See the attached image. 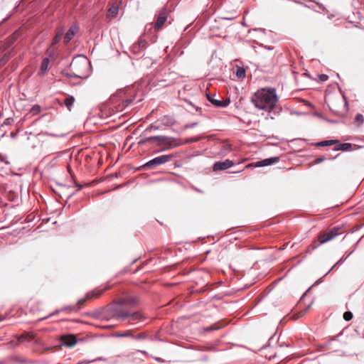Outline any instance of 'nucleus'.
Here are the masks:
<instances>
[{
  "mask_svg": "<svg viewBox=\"0 0 364 364\" xmlns=\"http://www.w3.org/2000/svg\"><path fill=\"white\" fill-rule=\"evenodd\" d=\"M278 101L274 88L263 89L255 93L252 99L254 105L259 109L271 112Z\"/></svg>",
  "mask_w": 364,
  "mask_h": 364,
  "instance_id": "1",
  "label": "nucleus"
},
{
  "mask_svg": "<svg viewBox=\"0 0 364 364\" xmlns=\"http://www.w3.org/2000/svg\"><path fill=\"white\" fill-rule=\"evenodd\" d=\"M90 73V65L84 55L75 56L70 63V78L76 77L86 79Z\"/></svg>",
  "mask_w": 364,
  "mask_h": 364,
  "instance_id": "2",
  "label": "nucleus"
},
{
  "mask_svg": "<svg viewBox=\"0 0 364 364\" xmlns=\"http://www.w3.org/2000/svg\"><path fill=\"white\" fill-rule=\"evenodd\" d=\"M129 311L120 308V305L112 306L108 307L102 313L99 315H95V317L100 319L109 320L110 318L117 319L128 318Z\"/></svg>",
  "mask_w": 364,
  "mask_h": 364,
  "instance_id": "3",
  "label": "nucleus"
},
{
  "mask_svg": "<svg viewBox=\"0 0 364 364\" xmlns=\"http://www.w3.org/2000/svg\"><path fill=\"white\" fill-rule=\"evenodd\" d=\"M171 159V155H161L145 163L144 165H142L141 168L143 170L151 169L153 168L157 167L161 164L168 162Z\"/></svg>",
  "mask_w": 364,
  "mask_h": 364,
  "instance_id": "4",
  "label": "nucleus"
},
{
  "mask_svg": "<svg viewBox=\"0 0 364 364\" xmlns=\"http://www.w3.org/2000/svg\"><path fill=\"white\" fill-rule=\"evenodd\" d=\"M103 290H97L95 289L91 291H89L86 294L85 298H82L77 300V304L71 306H70V311H77L80 309V306L82 305L86 299H92L93 297H97L102 293Z\"/></svg>",
  "mask_w": 364,
  "mask_h": 364,
  "instance_id": "5",
  "label": "nucleus"
},
{
  "mask_svg": "<svg viewBox=\"0 0 364 364\" xmlns=\"http://www.w3.org/2000/svg\"><path fill=\"white\" fill-rule=\"evenodd\" d=\"M151 139L159 146H170L175 141L173 138L166 136H154Z\"/></svg>",
  "mask_w": 364,
  "mask_h": 364,
  "instance_id": "6",
  "label": "nucleus"
},
{
  "mask_svg": "<svg viewBox=\"0 0 364 364\" xmlns=\"http://www.w3.org/2000/svg\"><path fill=\"white\" fill-rule=\"evenodd\" d=\"M234 165V162L230 159H226L223 161H216L213 165V171H221V170H225L230 167H232Z\"/></svg>",
  "mask_w": 364,
  "mask_h": 364,
  "instance_id": "7",
  "label": "nucleus"
},
{
  "mask_svg": "<svg viewBox=\"0 0 364 364\" xmlns=\"http://www.w3.org/2000/svg\"><path fill=\"white\" fill-rule=\"evenodd\" d=\"M207 96V99L211 103L213 104V105H215V107H227L229 103H230V100H227L225 101H223V100H216L215 98V95H211V94H207L206 95Z\"/></svg>",
  "mask_w": 364,
  "mask_h": 364,
  "instance_id": "8",
  "label": "nucleus"
},
{
  "mask_svg": "<svg viewBox=\"0 0 364 364\" xmlns=\"http://www.w3.org/2000/svg\"><path fill=\"white\" fill-rule=\"evenodd\" d=\"M338 229L337 230H332L328 232L320 235L318 237V239L320 242V244H323L325 242H327L331 240H333L336 236L338 234Z\"/></svg>",
  "mask_w": 364,
  "mask_h": 364,
  "instance_id": "9",
  "label": "nucleus"
},
{
  "mask_svg": "<svg viewBox=\"0 0 364 364\" xmlns=\"http://www.w3.org/2000/svg\"><path fill=\"white\" fill-rule=\"evenodd\" d=\"M168 16V11L166 9H162L158 16L156 22L155 23V28L156 29H161L162 26H164Z\"/></svg>",
  "mask_w": 364,
  "mask_h": 364,
  "instance_id": "10",
  "label": "nucleus"
},
{
  "mask_svg": "<svg viewBox=\"0 0 364 364\" xmlns=\"http://www.w3.org/2000/svg\"><path fill=\"white\" fill-rule=\"evenodd\" d=\"M279 161V158L278 156L271 157L268 159H265L261 161H259L255 163L256 167H263L270 166L276 162Z\"/></svg>",
  "mask_w": 364,
  "mask_h": 364,
  "instance_id": "11",
  "label": "nucleus"
},
{
  "mask_svg": "<svg viewBox=\"0 0 364 364\" xmlns=\"http://www.w3.org/2000/svg\"><path fill=\"white\" fill-rule=\"evenodd\" d=\"M139 299L137 297H126L119 300V304L120 306H134L137 304Z\"/></svg>",
  "mask_w": 364,
  "mask_h": 364,
  "instance_id": "12",
  "label": "nucleus"
},
{
  "mask_svg": "<svg viewBox=\"0 0 364 364\" xmlns=\"http://www.w3.org/2000/svg\"><path fill=\"white\" fill-rule=\"evenodd\" d=\"M144 316L139 312L129 313L128 316V321L129 323H134L136 321H142Z\"/></svg>",
  "mask_w": 364,
  "mask_h": 364,
  "instance_id": "13",
  "label": "nucleus"
},
{
  "mask_svg": "<svg viewBox=\"0 0 364 364\" xmlns=\"http://www.w3.org/2000/svg\"><path fill=\"white\" fill-rule=\"evenodd\" d=\"M49 63H50L49 58H43V60L41 63V68H40V71H39L40 75H43L46 73V72L47 71V70L48 68Z\"/></svg>",
  "mask_w": 364,
  "mask_h": 364,
  "instance_id": "14",
  "label": "nucleus"
},
{
  "mask_svg": "<svg viewBox=\"0 0 364 364\" xmlns=\"http://www.w3.org/2000/svg\"><path fill=\"white\" fill-rule=\"evenodd\" d=\"M352 147V144L350 143H343L341 144L338 146H336L333 150L334 151H350Z\"/></svg>",
  "mask_w": 364,
  "mask_h": 364,
  "instance_id": "15",
  "label": "nucleus"
},
{
  "mask_svg": "<svg viewBox=\"0 0 364 364\" xmlns=\"http://www.w3.org/2000/svg\"><path fill=\"white\" fill-rule=\"evenodd\" d=\"M236 76L240 79H243L245 76V69L243 67H237Z\"/></svg>",
  "mask_w": 364,
  "mask_h": 364,
  "instance_id": "16",
  "label": "nucleus"
},
{
  "mask_svg": "<svg viewBox=\"0 0 364 364\" xmlns=\"http://www.w3.org/2000/svg\"><path fill=\"white\" fill-rule=\"evenodd\" d=\"M337 142L336 140H325V141H319L316 144V146H331V145H333L334 144H336Z\"/></svg>",
  "mask_w": 364,
  "mask_h": 364,
  "instance_id": "17",
  "label": "nucleus"
},
{
  "mask_svg": "<svg viewBox=\"0 0 364 364\" xmlns=\"http://www.w3.org/2000/svg\"><path fill=\"white\" fill-rule=\"evenodd\" d=\"M354 250H352L351 252H350L349 253H348L346 255V257H342L332 267H331V269H333V268H335L336 266L338 265H341L346 260V259L353 252Z\"/></svg>",
  "mask_w": 364,
  "mask_h": 364,
  "instance_id": "18",
  "label": "nucleus"
},
{
  "mask_svg": "<svg viewBox=\"0 0 364 364\" xmlns=\"http://www.w3.org/2000/svg\"><path fill=\"white\" fill-rule=\"evenodd\" d=\"M118 11H119L118 6H112L109 9V15L112 17H114L117 14Z\"/></svg>",
  "mask_w": 364,
  "mask_h": 364,
  "instance_id": "19",
  "label": "nucleus"
},
{
  "mask_svg": "<svg viewBox=\"0 0 364 364\" xmlns=\"http://www.w3.org/2000/svg\"><path fill=\"white\" fill-rule=\"evenodd\" d=\"M146 45V42L145 40H139L137 43V44L134 45V49H136L137 48H145Z\"/></svg>",
  "mask_w": 364,
  "mask_h": 364,
  "instance_id": "20",
  "label": "nucleus"
},
{
  "mask_svg": "<svg viewBox=\"0 0 364 364\" xmlns=\"http://www.w3.org/2000/svg\"><path fill=\"white\" fill-rule=\"evenodd\" d=\"M78 31V27L76 25H72L70 27V40L71 39V37L75 36Z\"/></svg>",
  "mask_w": 364,
  "mask_h": 364,
  "instance_id": "21",
  "label": "nucleus"
},
{
  "mask_svg": "<svg viewBox=\"0 0 364 364\" xmlns=\"http://www.w3.org/2000/svg\"><path fill=\"white\" fill-rule=\"evenodd\" d=\"M33 338H34V334H33L32 333H27L26 336L21 335V336H19L18 341L21 342L24 339H33Z\"/></svg>",
  "mask_w": 364,
  "mask_h": 364,
  "instance_id": "22",
  "label": "nucleus"
},
{
  "mask_svg": "<svg viewBox=\"0 0 364 364\" xmlns=\"http://www.w3.org/2000/svg\"><path fill=\"white\" fill-rule=\"evenodd\" d=\"M70 348L74 346L77 341L75 335L70 333V341H69Z\"/></svg>",
  "mask_w": 364,
  "mask_h": 364,
  "instance_id": "23",
  "label": "nucleus"
},
{
  "mask_svg": "<svg viewBox=\"0 0 364 364\" xmlns=\"http://www.w3.org/2000/svg\"><path fill=\"white\" fill-rule=\"evenodd\" d=\"M63 33L61 32H58L53 38L51 46L53 47L55 43H57L61 39Z\"/></svg>",
  "mask_w": 364,
  "mask_h": 364,
  "instance_id": "24",
  "label": "nucleus"
},
{
  "mask_svg": "<svg viewBox=\"0 0 364 364\" xmlns=\"http://www.w3.org/2000/svg\"><path fill=\"white\" fill-rule=\"evenodd\" d=\"M41 111V107L40 106L38 105H34L33 106V107L31 108V112L33 114H36L38 113H39Z\"/></svg>",
  "mask_w": 364,
  "mask_h": 364,
  "instance_id": "25",
  "label": "nucleus"
},
{
  "mask_svg": "<svg viewBox=\"0 0 364 364\" xmlns=\"http://www.w3.org/2000/svg\"><path fill=\"white\" fill-rule=\"evenodd\" d=\"M353 318V314L350 311H346L343 314V318L346 321H350Z\"/></svg>",
  "mask_w": 364,
  "mask_h": 364,
  "instance_id": "26",
  "label": "nucleus"
},
{
  "mask_svg": "<svg viewBox=\"0 0 364 364\" xmlns=\"http://www.w3.org/2000/svg\"><path fill=\"white\" fill-rule=\"evenodd\" d=\"M355 121L360 122V124L363 123L364 117L361 114H357L355 116Z\"/></svg>",
  "mask_w": 364,
  "mask_h": 364,
  "instance_id": "27",
  "label": "nucleus"
},
{
  "mask_svg": "<svg viewBox=\"0 0 364 364\" xmlns=\"http://www.w3.org/2000/svg\"><path fill=\"white\" fill-rule=\"evenodd\" d=\"M151 136H149V137H146L144 139H141L138 142L139 145H142V144H145L146 142H148V141H152V139H151Z\"/></svg>",
  "mask_w": 364,
  "mask_h": 364,
  "instance_id": "28",
  "label": "nucleus"
},
{
  "mask_svg": "<svg viewBox=\"0 0 364 364\" xmlns=\"http://www.w3.org/2000/svg\"><path fill=\"white\" fill-rule=\"evenodd\" d=\"M63 345L68 346V334H65L63 336Z\"/></svg>",
  "mask_w": 364,
  "mask_h": 364,
  "instance_id": "29",
  "label": "nucleus"
},
{
  "mask_svg": "<svg viewBox=\"0 0 364 364\" xmlns=\"http://www.w3.org/2000/svg\"><path fill=\"white\" fill-rule=\"evenodd\" d=\"M326 158L323 157V156H321V157H318L316 159L315 161L316 164H319L321 162H323V161H325Z\"/></svg>",
  "mask_w": 364,
  "mask_h": 364,
  "instance_id": "30",
  "label": "nucleus"
},
{
  "mask_svg": "<svg viewBox=\"0 0 364 364\" xmlns=\"http://www.w3.org/2000/svg\"><path fill=\"white\" fill-rule=\"evenodd\" d=\"M219 328H220V327H215L213 326H210L207 327L205 328V330L210 331L217 330Z\"/></svg>",
  "mask_w": 364,
  "mask_h": 364,
  "instance_id": "31",
  "label": "nucleus"
},
{
  "mask_svg": "<svg viewBox=\"0 0 364 364\" xmlns=\"http://www.w3.org/2000/svg\"><path fill=\"white\" fill-rule=\"evenodd\" d=\"M118 337H128L131 336V333L129 332H126L124 333H121L117 335Z\"/></svg>",
  "mask_w": 364,
  "mask_h": 364,
  "instance_id": "32",
  "label": "nucleus"
},
{
  "mask_svg": "<svg viewBox=\"0 0 364 364\" xmlns=\"http://www.w3.org/2000/svg\"><path fill=\"white\" fill-rule=\"evenodd\" d=\"M0 161L1 162H4L6 164H8V161H6V156L1 155V154H0Z\"/></svg>",
  "mask_w": 364,
  "mask_h": 364,
  "instance_id": "33",
  "label": "nucleus"
},
{
  "mask_svg": "<svg viewBox=\"0 0 364 364\" xmlns=\"http://www.w3.org/2000/svg\"><path fill=\"white\" fill-rule=\"evenodd\" d=\"M145 338V335L143 333H139L136 336H135V338L137 340L143 339Z\"/></svg>",
  "mask_w": 364,
  "mask_h": 364,
  "instance_id": "34",
  "label": "nucleus"
},
{
  "mask_svg": "<svg viewBox=\"0 0 364 364\" xmlns=\"http://www.w3.org/2000/svg\"><path fill=\"white\" fill-rule=\"evenodd\" d=\"M320 79L322 81H326L328 80V76L326 75L322 74L320 75Z\"/></svg>",
  "mask_w": 364,
  "mask_h": 364,
  "instance_id": "35",
  "label": "nucleus"
},
{
  "mask_svg": "<svg viewBox=\"0 0 364 364\" xmlns=\"http://www.w3.org/2000/svg\"><path fill=\"white\" fill-rule=\"evenodd\" d=\"M197 122H194V123H192V124H187L186 125V127L187 128H193L195 127L196 125H197Z\"/></svg>",
  "mask_w": 364,
  "mask_h": 364,
  "instance_id": "36",
  "label": "nucleus"
},
{
  "mask_svg": "<svg viewBox=\"0 0 364 364\" xmlns=\"http://www.w3.org/2000/svg\"><path fill=\"white\" fill-rule=\"evenodd\" d=\"M198 141V138H190L187 140V142L192 143Z\"/></svg>",
  "mask_w": 364,
  "mask_h": 364,
  "instance_id": "37",
  "label": "nucleus"
},
{
  "mask_svg": "<svg viewBox=\"0 0 364 364\" xmlns=\"http://www.w3.org/2000/svg\"><path fill=\"white\" fill-rule=\"evenodd\" d=\"M75 98L73 96L70 95V107L74 103Z\"/></svg>",
  "mask_w": 364,
  "mask_h": 364,
  "instance_id": "38",
  "label": "nucleus"
},
{
  "mask_svg": "<svg viewBox=\"0 0 364 364\" xmlns=\"http://www.w3.org/2000/svg\"><path fill=\"white\" fill-rule=\"evenodd\" d=\"M123 103L124 104V107H127L128 106L129 104L132 103V100H127L123 102Z\"/></svg>",
  "mask_w": 364,
  "mask_h": 364,
  "instance_id": "39",
  "label": "nucleus"
},
{
  "mask_svg": "<svg viewBox=\"0 0 364 364\" xmlns=\"http://www.w3.org/2000/svg\"><path fill=\"white\" fill-rule=\"evenodd\" d=\"M68 103H69L68 97H65V98L64 99V104H65V105L67 107H68Z\"/></svg>",
  "mask_w": 364,
  "mask_h": 364,
  "instance_id": "40",
  "label": "nucleus"
},
{
  "mask_svg": "<svg viewBox=\"0 0 364 364\" xmlns=\"http://www.w3.org/2000/svg\"><path fill=\"white\" fill-rule=\"evenodd\" d=\"M64 38L65 41H68V32L65 33L64 34Z\"/></svg>",
  "mask_w": 364,
  "mask_h": 364,
  "instance_id": "41",
  "label": "nucleus"
},
{
  "mask_svg": "<svg viewBox=\"0 0 364 364\" xmlns=\"http://www.w3.org/2000/svg\"><path fill=\"white\" fill-rule=\"evenodd\" d=\"M155 359H156V360H157L159 363L164 362V360L161 358H156Z\"/></svg>",
  "mask_w": 364,
  "mask_h": 364,
  "instance_id": "42",
  "label": "nucleus"
},
{
  "mask_svg": "<svg viewBox=\"0 0 364 364\" xmlns=\"http://www.w3.org/2000/svg\"><path fill=\"white\" fill-rule=\"evenodd\" d=\"M150 129H157V127H155L151 124L150 125Z\"/></svg>",
  "mask_w": 364,
  "mask_h": 364,
  "instance_id": "43",
  "label": "nucleus"
},
{
  "mask_svg": "<svg viewBox=\"0 0 364 364\" xmlns=\"http://www.w3.org/2000/svg\"><path fill=\"white\" fill-rule=\"evenodd\" d=\"M102 360V358H98L97 359L93 360L92 361Z\"/></svg>",
  "mask_w": 364,
  "mask_h": 364,
  "instance_id": "44",
  "label": "nucleus"
},
{
  "mask_svg": "<svg viewBox=\"0 0 364 364\" xmlns=\"http://www.w3.org/2000/svg\"><path fill=\"white\" fill-rule=\"evenodd\" d=\"M318 6H319V8L324 9V6H323L322 5L318 4Z\"/></svg>",
  "mask_w": 364,
  "mask_h": 364,
  "instance_id": "45",
  "label": "nucleus"
},
{
  "mask_svg": "<svg viewBox=\"0 0 364 364\" xmlns=\"http://www.w3.org/2000/svg\"><path fill=\"white\" fill-rule=\"evenodd\" d=\"M90 362H91V361H87V362L85 361V363H90ZM82 363H84V362H82V363H78L77 364H82Z\"/></svg>",
  "mask_w": 364,
  "mask_h": 364,
  "instance_id": "46",
  "label": "nucleus"
},
{
  "mask_svg": "<svg viewBox=\"0 0 364 364\" xmlns=\"http://www.w3.org/2000/svg\"><path fill=\"white\" fill-rule=\"evenodd\" d=\"M4 319V318H2L1 316H0V321H2Z\"/></svg>",
  "mask_w": 364,
  "mask_h": 364,
  "instance_id": "47",
  "label": "nucleus"
}]
</instances>
